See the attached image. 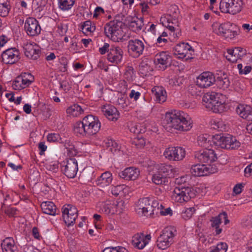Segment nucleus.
I'll use <instances>...</instances> for the list:
<instances>
[{
    "label": "nucleus",
    "mask_w": 252,
    "mask_h": 252,
    "mask_svg": "<svg viewBox=\"0 0 252 252\" xmlns=\"http://www.w3.org/2000/svg\"><path fill=\"white\" fill-rule=\"evenodd\" d=\"M66 113L69 116L76 117L83 112V109L78 104H73L68 107L66 110Z\"/></svg>",
    "instance_id": "38"
},
{
    "label": "nucleus",
    "mask_w": 252,
    "mask_h": 252,
    "mask_svg": "<svg viewBox=\"0 0 252 252\" xmlns=\"http://www.w3.org/2000/svg\"><path fill=\"white\" fill-rule=\"evenodd\" d=\"M213 125L214 126V128L221 131H225L227 128V126L224 122L220 120L214 121Z\"/></svg>",
    "instance_id": "52"
},
{
    "label": "nucleus",
    "mask_w": 252,
    "mask_h": 252,
    "mask_svg": "<svg viewBox=\"0 0 252 252\" xmlns=\"http://www.w3.org/2000/svg\"><path fill=\"white\" fill-rule=\"evenodd\" d=\"M236 112L241 117L246 119L252 113V108L248 105H239Z\"/></svg>",
    "instance_id": "36"
},
{
    "label": "nucleus",
    "mask_w": 252,
    "mask_h": 252,
    "mask_svg": "<svg viewBox=\"0 0 252 252\" xmlns=\"http://www.w3.org/2000/svg\"><path fill=\"white\" fill-rule=\"evenodd\" d=\"M165 128L168 131L177 130L180 131L189 130L192 127L193 122L187 113L180 110H173L165 114Z\"/></svg>",
    "instance_id": "1"
},
{
    "label": "nucleus",
    "mask_w": 252,
    "mask_h": 252,
    "mask_svg": "<svg viewBox=\"0 0 252 252\" xmlns=\"http://www.w3.org/2000/svg\"><path fill=\"white\" fill-rule=\"evenodd\" d=\"M144 26L142 19L136 18L129 23V27L133 32H138L140 31Z\"/></svg>",
    "instance_id": "39"
},
{
    "label": "nucleus",
    "mask_w": 252,
    "mask_h": 252,
    "mask_svg": "<svg viewBox=\"0 0 252 252\" xmlns=\"http://www.w3.org/2000/svg\"><path fill=\"white\" fill-rule=\"evenodd\" d=\"M123 189L124 185L112 186L111 188V192L113 195L117 196Z\"/></svg>",
    "instance_id": "57"
},
{
    "label": "nucleus",
    "mask_w": 252,
    "mask_h": 252,
    "mask_svg": "<svg viewBox=\"0 0 252 252\" xmlns=\"http://www.w3.org/2000/svg\"><path fill=\"white\" fill-rule=\"evenodd\" d=\"M195 196V191L190 187H176L172 193V199L176 202L184 203Z\"/></svg>",
    "instance_id": "5"
},
{
    "label": "nucleus",
    "mask_w": 252,
    "mask_h": 252,
    "mask_svg": "<svg viewBox=\"0 0 252 252\" xmlns=\"http://www.w3.org/2000/svg\"><path fill=\"white\" fill-rule=\"evenodd\" d=\"M47 138L49 142H55L59 140L60 135L57 133H50L48 135Z\"/></svg>",
    "instance_id": "61"
},
{
    "label": "nucleus",
    "mask_w": 252,
    "mask_h": 252,
    "mask_svg": "<svg viewBox=\"0 0 252 252\" xmlns=\"http://www.w3.org/2000/svg\"><path fill=\"white\" fill-rule=\"evenodd\" d=\"M10 9L9 1L8 0H0V16H7Z\"/></svg>",
    "instance_id": "41"
},
{
    "label": "nucleus",
    "mask_w": 252,
    "mask_h": 252,
    "mask_svg": "<svg viewBox=\"0 0 252 252\" xmlns=\"http://www.w3.org/2000/svg\"><path fill=\"white\" fill-rule=\"evenodd\" d=\"M17 210L14 207H8L4 210V212L9 217H13L16 214Z\"/></svg>",
    "instance_id": "62"
},
{
    "label": "nucleus",
    "mask_w": 252,
    "mask_h": 252,
    "mask_svg": "<svg viewBox=\"0 0 252 252\" xmlns=\"http://www.w3.org/2000/svg\"><path fill=\"white\" fill-rule=\"evenodd\" d=\"M185 149L180 147H168L165 149L164 152L165 157L170 160H182L185 157Z\"/></svg>",
    "instance_id": "14"
},
{
    "label": "nucleus",
    "mask_w": 252,
    "mask_h": 252,
    "mask_svg": "<svg viewBox=\"0 0 252 252\" xmlns=\"http://www.w3.org/2000/svg\"><path fill=\"white\" fill-rule=\"evenodd\" d=\"M218 170V167L214 164H197L192 165L190 168V172L194 176H207L210 174L215 173Z\"/></svg>",
    "instance_id": "9"
},
{
    "label": "nucleus",
    "mask_w": 252,
    "mask_h": 252,
    "mask_svg": "<svg viewBox=\"0 0 252 252\" xmlns=\"http://www.w3.org/2000/svg\"><path fill=\"white\" fill-rule=\"evenodd\" d=\"M1 247L2 252H14L17 249L15 242L11 237L4 239L1 243Z\"/></svg>",
    "instance_id": "32"
},
{
    "label": "nucleus",
    "mask_w": 252,
    "mask_h": 252,
    "mask_svg": "<svg viewBox=\"0 0 252 252\" xmlns=\"http://www.w3.org/2000/svg\"><path fill=\"white\" fill-rule=\"evenodd\" d=\"M67 31L66 25L62 23H60L58 25L57 32L61 36L64 35Z\"/></svg>",
    "instance_id": "60"
},
{
    "label": "nucleus",
    "mask_w": 252,
    "mask_h": 252,
    "mask_svg": "<svg viewBox=\"0 0 252 252\" xmlns=\"http://www.w3.org/2000/svg\"><path fill=\"white\" fill-rule=\"evenodd\" d=\"M23 49L25 54L28 58L36 60L39 57L40 50L37 44L26 42L24 44Z\"/></svg>",
    "instance_id": "23"
},
{
    "label": "nucleus",
    "mask_w": 252,
    "mask_h": 252,
    "mask_svg": "<svg viewBox=\"0 0 252 252\" xmlns=\"http://www.w3.org/2000/svg\"><path fill=\"white\" fill-rule=\"evenodd\" d=\"M27 76H27V74H25V75H22L17 77L13 82L12 87L13 89L15 90H21L29 86L32 83V80L28 78V77L32 78V77L30 74H28Z\"/></svg>",
    "instance_id": "25"
},
{
    "label": "nucleus",
    "mask_w": 252,
    "mask_h": 252,
    "mask_svg": "<svg viewBox=\"0 0 252 252\" xmlns=\"http://www.w3.org/2000/svg\"><path fill=\"white\" fill-rule=\"evenodd\" d=\"M160 22L170 31L175 32L173 35H175L176 37H179L181 35V30L179 28L177 18L163 16L160 18Z\"/></svg>",
    "instance_id": "15"
},
{
    "label": "nucleus",
    "mask_w": 252,
    "mask_h": 252,
    "mask_svg": "<svg viewBox=\"0 0 252 252\" xmlns=\"http://www.w3.org/2000/svg\"><path fill=\"white\" fill-rule=\"evenodd\" d=\"M230 84V81L226 77L224 78L220 77L217 80V85L218 87L223 90L227 89L229 87Z\"/></svg>",
    "instance_id": "49"
},
{
    "label": "nucleus",
    "mask_w": 252,
    "mask_h": 252,
    "mask_svg": "<svg viewBox=\"0 0 252 252\" xmlns=\"http://www.w3.org/2000/svg\"><path fill=\"white\" fill-rule=\"evenodd\" d=\"M126 96L124 94H121L117 100V103L122 108H125L127 106L126 104Z\"/></svg>",
    "instance_id": "59"
},
{
    "label": "nucleus",
    "mask_w": 252,
    "mask_h": 252,
    "mask_svg": "<svg viewBox=\"0 0 252 252\" xmlns=\"http://www.w3.org/2000/svg\"><path fill=\"white\" fill-rule=\"evenodd\" d=\"M168 177L158 171L152 177L153 182L156 185H166L168 182Z\"/></svg>",
    "instance_id": "37"
},
{
    "label": "nucleus",
    "mask_w": 252,
    "mask_h": 252,
    "mask_svg": "<svg viewBox=\"0 0 252 252\" xmlns=\"http://www.w3.org/2000/svg\"><path fill=\"white\" fill-rule=\"evenodd\" d=\"M141 94L140 92L132 90L129 94L130 98H133L134 100L136 101L140 96Z\"/></svg>",
    "instance_id": "63"
},
{
    "label": "nucleus",
    "mask_w": 252,
    "mask_h": 252,
    "mask_svg": "<svg viewBox=\"0 0 252 252\" xmlns=\"http://www.w3.org/2000/svg\"><path fill=\"white\" fill-rule=\"evenodd\" d=\"M27 33L31 36L38 35L41 32V28L38 22L34 18L29 17L27 19L24 25Z\"/></svg>",
    "instance_id": "18"
},
{
    "label": "nucleus",
    "mask_w": 252,
    "mask_h": 252,
    "mask_svg": "<svg viewBox=\"0 0 252 252\" xmlns=\"http://www.w3.org/2000/svg\"><path fill=\"white\" fill-rule=\"evenodd\" d=\"M243 4L242 0H221L220 9L223 13L234 15L241 11Z\"/></svg>",
    "instance_id": "7"
},
{
    "label": "nucleus",
    "mask_w": 252,
    "mask_h": 252,
    "mask_svg": "<svg viewBox=\"0 0 252 252\" xmlns=\"http://www.w3.org/2000/svg\"><path fill=\"white\" fill-rule=\"evenodd\" d=\"M87 136L94 135L100 130L101 123L97 117L89 115L83 118Z\"/></svg>",
    "instance_id": "8"
},
{
    "label": "nucleus",
    "mask_w": 252,
    "mask_h": 252,
    "mask_svg": "<svg viewBox=\"0 0 252 252\" xmlns=\"http://www.w3.org/2000/svg\"><path fill=\"white\" fill-rule=\"evenodd\" d=\"M41 208L44 214L53 216L56 214L57 208L52 202L46 201L42 202L41 204Z\"/></svg>",
    "instance_id": "35"
},
{
    "label": "nucleus",
    "mask_w": 252,
    "mask_h": 252,
    "mask_svg": "<svg viewBox=\"0 0 252 252\" xmlns=\"http://www.w3.org/2000/svg\"><path fill=\"white\" fill-rule=\"evenodd\" d=\"M103 252H128V251L122 247H107L104 249Z\"/></svg>",
    "instance_id": "56"
},
{
    "label": "nucleus",
    "mask_w": 252,
    "mask_h": 252,
    "mask_svg": "<svg viewBox=\"0 0 252 252\" xmlns=\"http://www.w3.org/2000/svg\"><path fill=\"white\" fill-rule=\"evenodd\" d=\"M145 45L143 42L139 39H130L127 43V50L130 56L138 58L143 54Z\"/></svg>",
    "instance_id": "12"
},
{
    "label": "nucleus",
    "mask_w": 252,
    "mask_h": 252,
    "mask_svg": "<svg viewBox=\"0 0 252 252\" xmlns=\"http://www.w3.org/2000/svg\"><path fill=\"white\" fill-rule=\"evenodd\" d=\"M213 136L208 134L200 135L197 138L198 144L206 149H208L213 143Z\"/></svg>",
    "instance_id": "34"
},
{
    "label": "nucleus",
    "mask_w": 252,
    "mask_h": 252,
    "mask_svg": "<svg viewBox=\"0 0 252 252\" xmlns=\"http://www.w3.org/2000/svg\"><path fill=\"white\" fill-rule=\"evenodd\" d=\"M213 32L225 38L233 39L237 34V28L230 22L220 24L215 23L212 25Z\"/></svg>",
    "instance_id": "4"
},
{
    "label": "nucleus",
    "mask_w": 252,
    "mask_h": 252,
    "mask_svg": "<svg viewBox=\"0 0 252 252\" xmlns=\"http://www.w3.org/2000/svg\"><path fill=\"white\" fill-rule=\"evenodd\" d=\"M103 115L110 121H116L119 118V113L117 109L110 104L104 105L101 107Z\"/></svg>",
    "instance_id": "27"
},
{
    "label": "nucleus",
    "mask_w": 252,
    "mask_h": 252,
    "mask_svg": "<svg viewBox=\"0 0 252 252\" xmlns=\"http://www.w3.org/2000/svg\"><path fill=\"white\" fill-rule=\"evenodd\" d=\"M151 239L150 234L145 235L142 233H137L132 237L131 242L134 247L142 249L148 244Z\"/></svg>",
    "instance_id": "24"
},
{
    "label": "nucleus",
    "mask_w": 252,
    "mask_h": 252,
    "mask_svg": "<svg viewBox=\"0 0 252 252\" xmlns=\"http://www.w3.org/2000/svg\"><path fill=\"white\" fill-rule=\"evenodd\" d=\"M216 81L214 74L210 72H204L197 77L196 85L205 88L212 85Z\"/></svg>",
    "instance_id": "20"
},
{
    "label": "nucleus",
    "mask_w": 252,
    "mask_h": 252,
    "mask_svg": "<svg viewBox=\"0 0 252 252\" xmlns=\"http://www.w3.org/2000/svg\"><path fill=\"white\" fill-rule=\"evenodd\" d=\"M123 54L124 52L121 47L111 45L107 54V60L112 63L118 64L121 62Z\"/></svg>",
    "instance_id": "22"
},
{
    "label": "nucleus",
    "mask_w": 252,
    "mask_h": 252,
    "mask_svg": "<svg viewBox=\"0 0 252 252\" xmlns=\"http://www.w3.org/2000/svg\"><path fill=\"white\" fill-rule=\"evenodd\" d=\"M190 180V176L187 175L182 176L176 178L175 179V183L176 185H178V187L183 186L182 185L186 184Z\"/></svg>",
    "instance_id": "50"
},
{
    "label": "nucleus",
    "mask_w": 252,
    "mask_h": 252,
    "mask_svg": "<svg viewBox=\"0 0 252 252\" xmlns=\"http://www.w3.org/2000/svg\"><path fill=\"white\" fill-rule=\"evenodd\" d=\"M139 174L140 171L137 168L129 167L119 173V176L126 180H134L138 178Z\"/></svg>",
    "instance_id": "28"
},
{
    "label": "nucleus",
    "mask_w": 252,
    "mask_h": 252,
    "mask_svg": "<svg viewBox=\"0 0 252 252\" xmlns=\"http://www.w3.org/2000/svg\"><path fill=\"white\" fill-rule=\"evenodd\" d=\"M74 131L77 135L87 136L83 119L82 121L77 122L74 124Z\"/></svg>",
    "instance_id": "40"
},
{
    "label": "nucleus",
    "mask_w": 252,
    "mask_h": 252,
    "mask_svg": "<svg viewBox=\"0 0 252 252\" xmlns=\"http://www.w3.org/2000/svg\"><path fill=\"white\" fill-rule=\"evenodd\" d=\"M75 0H58L59 7L62 10L70 9L75 3Z\"/></svg>",
    "instance_id": "42"
},
{
    "label": "nucleus",
    "mask_w": 252,
    "mask_h": 252,
    "mask_svg": "<svg viewBox=\"0 0 252 252\" xmlns=\"http://www.w3.org/2000/svg\"><path fill=\"white\" fill-rule=\"evenodd\" d=\"M227 249V245L224 242H220L216 246L210 248L209 252H226Z\"/></svg>",
    "instance_id": "47"
},
{
    "label": "nucleus",
    "mask_w": 252,
    "mask_h": 252,
    "mask_svg": "<svg viewBox=\"0 0 252 252\" xmlns=\"http://www.w3.org/2000/svg\"><path fill=\"white\" fill-rule=\"evenodd\" d=\"M152 93L156 97V100L159 103L164 102L167 98L166 92L161 86H156L152 89Z\"/></svg>",
    "instance_id": "30"
},
{
    "label": "nucleus",
    "mask_w": 252,
    "mask_h": 252,
    "mask_svg": "<svg viewBox=\"0 0 252 252\" xmlns=\"http://www.w3.org/2000/svg\"><path fill=\"white\" fill-rule=\"evenodd\" d=\"M123 23L118 20H114L107 23L104 26L105 35L115 42H119L123 38L124 32Z\"/></svg>",
    "instance_id": "3"
},
{
    "label": "nucleus",
    "mask_w": 252,
    "mask_h": 252,
    "mask_svg": "<svg viewBox=\"0 0 252 252\" xmlns=\"http://www.w3.org/2000/svg\"><path fill=\"white\" fill-rule=\"evenodd\" d=\"M228 140L227 135H217L213 136V143L218 148L228 149Z\"/></svg>",
    "instance_id": "33"
},
{
    "label": "nucleus",
    "mask_w": 252,
    "mask_h": 252,
    "mask_svg": "<svg viewBox=\"0 0 252 252\" xmlns=\"http://www.w3.org/2000/svg\"><path fill=\"white\" fill-rule=\"evenodd\" d=\"M234 51L233 49H228L227 52L224 53V56L226 60L231 63H236L240 59L238 57L231 51Z\"/></svg>",
    "instance_id": "48"
},
{
    "label": "nucleus",
    "mask_w": 252,
    "mask_h": 252,
    "mask_svg": "<svg viewBox=\"0 0 252 252\" xmlns=\"http://www.w3.org/2000/svg\"><path fill=\"white\" fill-rule=\"evenodd\" d=\"M118 205V203L114 201L107 200L98 202L97 207L100 212L112 215L117 212Z\"/></svg>",
    "instance_id": "21"
},
{
    "label": "nucleus",
    "mask_w": 252,
    "mask_h": 252,
    "mask_svg": "<svg viewBox=\"0 0 252 252\" xmlns=\"http://www.w3.org/2000/svg\"><path fill=\"white\" fill-rule=\"evenodd\" d=\"M82 32L84 33L87 34L93 32L95 30L94 23L91 21H85L82 26Z\"/></svg>",
    "instance_id": "43"
},
{
    "label": "nucleus",
    "mask_w": 252,
    "mask_h": 252,
    "mask_svg": "<svg viewBox=\"0 0 252 252\" xmlns=\"http://www.w3.org/2000/svg\"><path fill=\"white\" fill-rule=\"evenodd\" d=\"M2 62L5 64H13L20 59V53L15 48H9L1 54Z\"/></svg>",
    "instance_id": "19"
},
{
    "label": "nucleus",
    "mask_w": 252,
    "mask_h": 252,
    "mask_svg": "<svg viewBox=\"0 0 252 252\" xmlns=\"http://www.w3.org/2000/svg\"><path fill=\"white\" fill-rule=\"evenodd\" d=\"M228 149H236L241 146V143L237 140L235 137L231 135H227Z\"/></svg>",
    "instance_id": "44"
},
{
    "label": "nucleus",
    "mask_w": 252,
    "mask_h": 252,
    "mask_svg": "<svg viewBox=\"0 0 252 252\" xmlns=\"http://www.w3.org/2000/svg\"><path fill=\"white\" fill-rule=\"evenodd\" d=\"M172 166L170 165L161 164L158 168V171L163 175H166V177H168L172 173Z\"/></svg>",
    "instance_id": "46"
},
{
    "label": "nucleus",
    "mask_w": 252,
    "mask_h": 252,
    "mask_svg": "<svg viewBox=\"0 0 252 252\" xmlns=\"http://www.w3.org/2000/svg\"><path fill=\"white\" fill-rule=\"evenodd\" d=\"M112 181V175L111 173L107 171L102 173L96 180L97 185L104 188L108 186Z\"/></svg>",
    "instance_id": "31"
},
{
    "label": "nucleus",
    "mask_w": 252,
    "mask_h": 252,
    "mask_svg": "<svg viewBox=\"0 0 252 252\" xmlns=\"http://www.w3.org/2000/svg\"><path fill=\"white\" fill-rule=\"evenodd\" d=\"M176 232V229L171 226L164 228L157 241L158 247L160 249L165 250L170 247L173 242V237Z\"/></svg>",
    "instance_id": "6"
},
{
    "label": "nucleus",
    "mask_w": 252,
    "mask_h": 252,
    "mask_svg": "<svg viewBox=\"0 0 252 252\" xmlns=\"http://www.w3.org/2000/svg\"><path fill=\"white\" fill-rule=\"evenodd\" d=\"M234 51H231L232 53H234L237 57L240 59L241 57L246 55V51L243 48L240 47H235L233 49Z\"/></svg>",
    "instance_id": "58"
},
{
    "label": "nucleus",
    "mask_w": 252,
    "mask_h": 252,
    "mask_svg": "<svg viewBox=\"0 0 252 252\" xmlns=\"http://www.w3.org/2000/svg\"><path fill=\"white\" fill-rule=\"evenodd\" d=\"M132 144L137 148H142L144 147L146 144V140L142 137H137L134 138Z\"/></svg>",
    "instance_id": "51"
},
{
    "label": "nucleus",
    "mask_w": 252,
    "mask_h": 252,
    "mask_svg": "<svg viewBox=\"0 0 252 252\" xmlns=\"http://www.w3.org/2000/svg\"><path fill=\"white\" fill-rule=\"evenodd\" d=\"M222 220H224V224H227L229 222L227 213L225 212L220 213L218 216L212 217L210 220L211 226L216 229V235L220 234L222 231V229L220 228V225L222 222Z\"/></svg>",
    "instance_id": "26"
},
{
    "label": "nucleus",
    "mask_w": 252,
    "mask_h": 252,
    "mask_svg": "<svg viewBox=\"0 0 252 252\" xmlns=\"http://www.w3.org/2000/svg\"><path fill=\"white\" fill-rule=\"evenodd\" d=\"M193 52L192 47L187 43L182 42L176 45L174 47V55L179 59H191V56Z\"/></svg>",
    "instance_id": "13"
},
{
    "label": "nucleus",
    "mask_w": 252,
    "mask_h": 252,
    "mask_svg": "<svg viewBox=\"0 0 252 252\" xmlns=\"http://www.w3.org/2000/svg\"><path fill=\"white\" fill-rule=\"evenodd\" d=\"M62 170L64 175L69 178H74L78 172V167L77 160L71 158L66 160L63 165Z\"/></svg>",
    "instance_id": "17"
},
{
    "label": "nucleus",
    "mask_w": 252,
    "mask_h": 252,
    "mask_svg": "<svg viewBox=\"0 0 252 252\" xmlns=\"http://www.w3.org/2000/svg\"><path fill=\"white\" fill-rule=\"evenodd\" d=\"M179 15L178 8L177 5H171L169 10L168 14L166 16H170V17L178 18Z\"/></svg>",
    "instance_id": "55"
},
{
    "label": "nucleus",
    "mask_w": 252,
    "mask_h": 252,
    "mask_svg": "<svg viewBox=\"0 0 252 252\" xmlns=\"http://www.w3.org/2000/svg\"><path fill=\"white\" fill-rule=\"evenodd\" d=\"M241 224L244 227L248 228L252 227V215L250 216L244 217L241 220Z\"/></svg>",
    "instance_id": "54"
},
{
    "label": "nucleus",
    "mask_w": 252,
    "mask_h": 252,
    "mask_svg": "<svg viewBox=\"0 0 252 252\" xmlns=\"http://www.w3.org/2000/svg\"><path fill=\"white\" fill-rule=\"evenodd\" d=\"M226 96L220 93L214 92L205 94L202 101L209 110L216 113H221L226 109Z\"/></svg>",
    "instance_id": "2"
},
{
    "label": "nucleus",
    "mask_w": 252,
    "mask_h": 252,
    "mask_svg": "<svg viewBox=\"0 0 252 252\" xmlns=\"http://www.w3.org/2000/svg\"><path fill=\"white\" fill-rule=\"evenodd\" d=\"M194 207H189L185 209L182 213V217L185 220L190 219L195 212Z\"/></svg>",
    "instance_id": "53"
},
{
    "label": "nucleus",
    "mask_w": 252,
    "mask_h": 252,
    "mask_svg": "<svg viewBox=\"0 0 252 252\" xmlns=\"http://www.w3.org/2000/svg\"><path fill=\"white\" fill-rule=\"evenodd\" d=\"M62 217L66 225L70 226L74 224L78 217V210L75 206L66 204L62 208Z\"/></svg>",
    "instance_id": "10"
},
{
    "label": "nucleus",
    "mask_w": 252,
    "mask_h": 252,
    "mask_svg": "<svg viewBox=\"0 0 252 252\" xmlns=\"http://www.w3.org/2000/svg\"><path fill=\"white\" fill-rule=\"evenodd\" d=\"M170 56L165 52H161L157 54L154 58V63L156 65H159V67L165 68L168 63Z\"/></svg>",
    "instance_id": "29"
},
{
    "label": "nucleus",
    "mask_w": 252,
    "mask_h": 252,
    "mask_svg": "<svg viewBox=\"0 0 252 252\" xmlns=\"http://www.w3.org/2000/svg\"><path fill=\"white\" fill-rule=\"evenodd\" d=\"M106 144L108 150L112 153L114 154L120 151V146L115 140L108 139Z\"/></svg>",
    "instance_id": "45"
},
{
    "label": "nucleus",
    "mask_w": 252,
    "mask_h": 252,
    "mask_svg": "<svg viewBox=\"0 0 252 252\" xmlns=\"http://www.w3.org/2000/svg\"><path fill=\"white\" fill-rule=\"evenodd\" d=\"M151 200L149 198H143L138 200L136 211L138 214L147 217H151L155 214V209L151 206Z\"/></svg>",
    "instance_id": "11"
},
{
    "label": "nucleus",
    "mask_w": 252,
    "mask_h": 252,
    "mask_svg": "<svg viewBox=\"0 0 252 252\" xmlns=\"http://www.w3.org/2000/svg\"><path fill=\"white\" fill-rule=\"evenodd\" d=\"M194 157L199 162L206 163L207 164H212L211 163L215 161L217 159L214 151L210 149L196 152Z\"/></svg>",
    "instance_id": "16"
},
{
    "label": "nucleus",
    "mask_w": 252,
    "mask_h": 252,
    "mask_svg": "<svg viewBox=\"0 0 252 252\" xmlns=\"http://www.w3.org/2000/svg\"><path fill=\"white\" fill-rule=\"evenodd\" d=\"M218 160V162L220 163L221 164H225L228 160V157L226 154H221L218 158L217 157V159Z\"/></svg>",
    "instance_id": "64"
}]
</instances>
